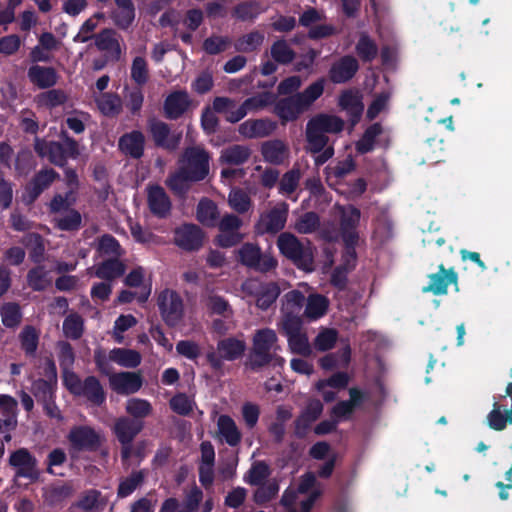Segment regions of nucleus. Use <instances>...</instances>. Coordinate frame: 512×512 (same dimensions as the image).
I'll return each mask as SVG.
<instances>
[{
	"mask_svg": "<svg viewBox=\"0 0 512 512\" xmlns=\"http://www.w3.org/2000/svg\"><path fill=\"white\" fill-rule=\"evenodd\" d=\"M344 122L336 116L318 115L310 119L306 126V151L312 154L321 152L328 145L326 133L340 132Z\"/></svg>",
	"mask_w": 512,
	"mask_h": 512,
	"instance_id": "obj_1",
	"label": "nucleus"
},
{
	"mask_svg": "<svg viewBox=\"0 0 512 512\" xmlns=\"http://www.w3.org/2000/svg\"><path fill=\"white\" fill-rule=\"evenodd\" d=\"M252 347L251 363L254 367H260L269 363L281 366L284 359L277 355L280 350L276 332L270 328L259 329L255 332Z\"/></svg>",
	"mask_w": 512,
	"mask_h": 512,
	"instance_id": "obj_2",
	"label": "nucleus"
},
{
	"mask_svg": "<svg viewBox=\"0 0 512 512\" xmlns=\"http://www.w3.org/2000/svg\"><path fill=\"white\" fill-rule=\"evenodd\" d=\"M334 215L339 217L340 232L346 246V257L349 266H353L355 260V246L359 241L357 226L360 221V210L352 205H335Z\"/></svg>",
	"mask_w": 512,
	"mask_h": 512,
	"instance_id": "obj_3",
	"label": "nucleus"
},
{
	"mask_svg": "<svg viewBox=\"0 0 512 512\" xmlns=\"http://www.w3.org/2000/svg\"><path fill=\"white\" fill-rule=\"evenodd\" d=\"M280 252L305 271L313 270V247L308 240L300 241L295 235L284 232L278 236Z\"/></svg>",
	"mask_w": 512,
	"mask_h": 512,
	"instance_id": "obj_4",
	"label": "nucleus"
},
{
	"mask_svg": "<svg viewBox=\"0 0 512 512\" xmlns=\"http://www.w3.org/2000/svg\"><path fill=\"white\" fill-rule=\"evenodd\" d=\"M246 343L244 340L228 337L217 343V351L209 352L207 360L213 369L219 370L224 361H234L244 354Z\"/></svg>",
	"mask_w": 512,
	"mask_h": 512,
	"instance_id": "obj_5",
	"label": "nucleus"
},
{
	"mask_svg": "<svg viewBox=\"0 0 512 512\" xmlns=\"http://www.w3.org/2000/svg\"><path fill=\"white\" fill-rule=\"evenodd\" d=\"M67 439L71 450L75 452L96 450L103 442L102 434L87 425L72 427Z\"/></svg>",
	"mask_w": 512,
	"mask_h": 512,
	"instance_id": "obj_6",
	"label": "nucleus"
},
{
	"mask_svg": "<svg viewBox=\"0 0 512 512\" xmlns=\"http://www.w3.org/2000/svg\"><path fill=\"white\" fill-rule=\"evenodd\" d=\"M157 304L163 320L169 326L177 325L184 315L181 296L174 290L165 289L159 293Z\"/></svg>",
	"mask_w": 512,
	"mask_h": 512,
	"instance_id": "obj_7",
	"label": "nucleus"
},
{
	"mask_svg": "<svg viewBox=\"0 0 512 512\" xmlns=\"http://www.w3.org/2000/svg\"><path fill=\"white\" fill-rule=\"evenodd\" d=\"M181 167L192 181L202 180L209 172L208 154L200 147L189 148L183 155Z\"/></svg>",
	"mask_w": 512,
	"mask_h": 512,
	"instance_id": "obj_8",
	"label": "nucleus"
},
{
	"mask_svg": "<svg viewBox=\"0 0 512 512\" xmlns=\"http://www.w3.org/2000/svg\"><path fill=\"white\" fill-rule=\"evenodd\" d=\"M239 261L250 268L261 272H267L276 267L277 261L269 254H262L258 245L245 243L238 251Z\"/></svg>",
	"mask_w": 512,
	"mask_h": 512,
	"instance_id": "obj_9",
	"label": "nucleus"
},
{
	"mask_svg": "<svg viewBox=\"0 0 512 512\" xmlns=\"http://www.w3.org/2000/svg\"><path fill=\"white\" fill-rule=\"evenodd\" d=\"M241 226L242 221L238 216L234 214L224 215L218 224L220 233L216 239L217 243L221 247H231L238 244L243 239V235L239 232Z\"/></svg>",
	"mask_w": 512,
	"mask_h": 512,
	"instance_id": "obj_10",
	"label": "nucleus"
},
{
	"mask_svg": "<svg viewBox=\"0 0 512 512\" xmlns=\"http://www.w3.org/2000/svg\"><path fill=\"white\" fill-rule=\"evenodd\" d=\"M288 214V205L284 202L278 203L269 211L263 213L258 222L260 233H276L284 228Z\"/></svg>",
	"mask_w": 512,
	"mask_h": 512,
	"instance_id": "obj_11",
	"label": "nucleus"
},
{
	"mask_svg": "<svg viewBox=\"0 0 512 512\" xmlns=\"http://www.w3.org/2000/svg\"><path fill=\"white\" fill-rule=\"evenodd\" d=\"M174 243L183 250H198L203 244V232L194 224H184L175 229Z\"/></svg>",
	"mask_w": 512,
	"mask_h": 512,
	"instance_id": "obj_12",
	"label": "nucleus"
},
{
	"mask_svg": "<svg viewBox=\"0 0 512 512\" xmlns=\"http://www.w3.org/2000/svg\"><path fill=\"white\" fill-rule=\"evenodd\" d=\"M109 384L113 391L118 394L129 395L140 390L143 381L142 377L134 372H118L109 376Z\"/></svg>",
	"mask_w": 512,
	"mask_h": 512,
	"instance_id": "obj_13",
	"label": "nucleus"
},
{
	"mask_svg": "<svg viewBox=\"0 0 512 512\" xmlns=\"http://www.w3.org/2000/svg\"><path fill=\"white\" fill-rule=\"evenodd\" d=\"M317 490L321 492V489L316 487L315 475L313 473H307L302 476L297 489L289 488L284 492L281 503L284 506L295 505L297 501L301 500L300 495L309 494L308 497H310L312 493Z\"/></svg>",
	"mask_w": 512,
	"mask_h": 512,
	"instance_id": "obj_14",
	"label": "nucleus"
},
{
	"mask_svg": "<svg viewBox=\"0 0 512 512\" xmlns=\"http://www.w3.org/2000/svg\"><path fill=\"white\" fill-rule=\"evenodd\" d=\"M9 464L17 469L18 476L30 479H36L38 476L35 469L36 460L25 448L13 452L10 456Z\"/></svg>",
	"mask_w": 512,
	"mask_h": 512,
	"instance_id": "obj_15",
	"label": "nucleus"
},
{
	"mask_svg": "<svg viewBox=\"0 0 512 512\" xmlns=\"http://www.w3.org/2000/svg\"><path fill=\"white\" fill-rule=\"evenodd\" d=\"M190 104V97L186 91H174L164 101L165 116L169 119H177L188 110Z\"/></svg>",
	"mask_w": 512,
	"mask_h": 512,
	"instance_id": "obj_16",
	"label": "nucleus"
},
{
	"mask_svg": "<svg viewBox=\"0 0 512 512\" xmlns=\"http://www.w3.org/2000/svg\"><path fill=\"white\" fill-rule=\"evenodd\" d=\"M275 129L276 123L269 119H250L240 124L238 131L245 138H263Z\"/></svg>",
	"mask_w": 512,
	"mask_h": 512,
	"instance_id": "obj_17",
	"label": "nucleus"
},
{
	"mask_svg": "<svg viewBox=\"0 0 512 512\" xmlns=\"http://www.w3.org/2000/svg\"><path fill=\"white\" fill-rule=\"evenodd\" d=\"M305 111L296 94L279 100L274 107V113L283 123L295 121Z\"/></svg>",
	"mask_w": 512,
	"mask_h": 512,
	"instance_id": "obj_18",
	"label": "nucleus"
},
{
	"mask_svg": "<svg viewBox=\"0 0 512 512\" xmlns=\"http://www.w3.org/2000/svg\"><path fill=\"white\" fill-rule=\"evenodd\" d=\"M430 283L423 288V292H432L435 295H443L447 293V288L452 283H456L457 274L453 269L446 270L443 265L439 267V271L429 276Z\"/></svg>",
	"mask_w": 512,
	"mask_h": 512,
	"instance_id": "obj_19",
	"label": "nucleus"
},
{
	"mask_svg": "<svg viewBox=\"0 0 512 512\" xmlns=\"http://www.w3.org/2000/svg\"><path fill=\"white\" fill-rule=\"evenodd\" d=\"M217 435L229 446H237L242 439V434L235 421L228 415H220L217 419Z\"/></svg>",
	"mask_w": 512,
	"mask_h": 512,
	"instance_id": "obj_20",
	"label": "nucleus"
},
{
	"mask_svg": "<svg viewBox=\"0 0 512 512\" xmlns=\"http://www.w3.org/2000/svg\"><path fill=\"white\" fill-rule=\"evenodd\" d=\"M34 148L40 157L47 158L57 166H63L66 163L64 147L58 142L36 139Z\"/></svg>",
	"mask_w": 512,
	"mask_h": 512,
	"instance_id": "obj_21",
	"label": "nucleus"
},
{
	"mask_svg": "<svg viewBox=\"0 0 512 512\" xmlns=\"http://www.w3.org/2000/svg\"><path fill=\"white\" fill-rule=\"evenodd\" d=\"M86 272L89 275L111 282L124 274L125 265L117 259H110L88 268Z\"/></svg>",
	"mask_w": 512,
	"mask_h": 512,
	"instance_id": "obj_22",
	"label": "nucleus"
},
{
	"mask_svg": "<svg viewBox=\"0 0 512 512\" xmlns=\"http://www.w3.org/2000/svg\"><path fill=\"white\" fill-rule=\"evenodd\" d=\"M357 70V60L352 56H345L333 64L329 76L334 83H344L351 79Z\"/></svg>",
	"mask_w": 512,
	"mask_h": 512,
	"instance_id": "obj_23",
	"label": "nucleus"
},
{
	"mask_svg": "<svg viewBox=\"0 0 512 512\" xmlns=\"http://www.w3.org/2000/svg\"><path fill=\"white\" fill-rule=\"evenodd\" d=\"M350 400L341 401L337 403L332 409V417L337 421L348 419L353 413L354 409L359 406L365 396L362 391L357 388H351L349 390Z\"/></svg>",
	"mask_w": 512,
	"mask_h": 512,
	"instance_id": "obj_24",
	"label": "nucleus"
},
{
	"mask_svg": "<svg viewBox=\"0 0 512 512\" xmlns=\"http://www.w3.org/2000/svg\"><path fill=\"white\" fill-rule=\"evenodd\" d=\"M261 152L265 161L276 165L283 163L289 157L288 146L279 139L264 142Z\"/></svg>",
	"mask_w": 512,
	"mask_h": 512,
	"instance_id": "obj_25",
	"label": "nucleus"
},
{
	"mask_svg": "<svg viewBox=\"0 0 512 512\" xmlns=\"http://www.w3.org/2000/svg\"><path fill=\"white\" fill-rule=\"evenodd\" d=\"M142 430V424L127 417L116 420L113 431L121 444H131L136 435Z\"/></svg>",
	"mask_w": 512,
	"mask_h": 512,
	"instance_id": "obj_26",
	"label": "nucleus"
},
{
	"mask_svg": "<svg viewBox=\"0 0 512 512\" xmlns=\"http://www.w3.org/2000/svg\"><path fill=\"white\" fill-rule=\"evenodd\" d=\"M148 204L152 213L159 217H165L171 209V202L160 186L149 187Z\"/></svg>",
	"mask_w": 512,
	"mask_h": 512,
	"instance_id": "obj_27",
	"label": "nucleus"
},
{
	"mask_svg": "<svg viewBox=\"0 0 512 512\" xmlns=\"http://www.w3.org/2000/svg\"><path fill=\"white\" fill-rule=\"evenodd\" d=\"M323 412V405L317 399L308 401L305 409L296 420V433L303 435L309 426L318 419Z\"/></svg>",
	"mask_w": 512,
	"mask_h": 512,
	"instance_id": "obj_28",
	"label": "nucleus"
},
{
	"mask_svg": "<svg viewBox=\"0 0 512 512\" xmlns=\"http://www.w3.org/2000/svg\"><path fill=\"white\" fill-rule=\"evenodd\" d=\"M153 139L157 145L174 149L180 142L181 134H171L168 125L161 121H155L150 126Z\"/></svg>",
	"mask_w": 512,
	"mask_h": 512,
	"instance_id": "obj_29",
	"label": "nucleus"
},
{
	"mask_svg": "<svg viewBox=\"0 0 512 512\" xmlns=\"http://www.w3.org/2000/svg\"><path fill=\"white\" fill-rule=\"evenodd\" d=\"M274 95L270 92L247 98L240 106L236 119H243L249 113L258 112L274 102Z\"/></svg>",
	"mask_w": 512,
	"mask_h": 512,
	"instance_id": "obj_30",
	"label": "nucleus"
},
{
	"mask_svg": "<svg viewBox=\"0 0 512 512\" xmlns=\"http://www.w3.org/2000/svg\"><path fill=\"white\" fill-rule=\"evenodd\" d=\"M29 80L39 88L52 87L57 82V73L52 67L33 65L28 70Z\"/></svg>",
	"mask_w": 512,
	"mask_h": 512,
	"instance_id": "obj_31",
	"label": "nucleus"
},
{
	"mask_svg": "<svg viewBox=\"0 0 512 512\" xmlns=\"http://www.w3.org/2000/svg\"><path fill=\"white\" fill-rule=\"evenodd\" d=\"M95 45L99 50L107 51L115 59L119 60L122 54L121 45L112 29H105L95 36Z\"/></svg>",
	"mask_w": 512,
	"mask_h": 512,
	"instance_id": "obj_32",
	"label": "nucleus"
},
{
	"mask_svg": "<svg viewBox=\"0 0 512 512\" xmlns=\"http://www.w3.org/2000/svg\"><path fill=\"white\" fill-rule=\"evenodd\" d=\"M73 495V488L71 485L51 484L43 488L44 502L48 506H58L66 501Z\"/></svg>",
	"mask_w": 512,
	"mask_h": 512,
	"instance_id": "obj_33",
	"label": "nucleus"
},
{
	"mask_svg": "<svg viewBox=\"0 0 512 512\" xmlns=\"http://www.w3.org/2000/svg\"><path fill=\"white\" fill-rule=\"evenodd\" d=\"M329 301L326 297L320 294H310L306 300L304 316L311 320H317L323 317L328 310Z\"/></svg>",
	"mask_w": 512,
	"mask_h": 512,
	"instance_id": "obj_34",
	"label": "nucleus"
},
{
	"mask_svg": "<svg viewBox=\"0 0 512 512\" xmlns=\"http://www.w3.org/2000/svg\"><path fill=\"white\" fill-rule=\"evenodd\" d=\"M119 147L126 154L138 158L143 153L144 136L139 131H133L122 136L119 140Z\"/></svg>",
	"mask_w": 512,
	"mask_h": 512,
	"instance_id": "obj_35",
	"label": "nucleus"
},
{
	"mask_svg": "<svg viewBox=\"0 0 512 512\" xmlns=\"http://www.w3.org/2000/svg\"><path fill=\"white\" fill-rule=\"evenodd\" d=\"M109 359L119 366L125 368H135L142 360L139 352L132 349L114 348L109 352Z\"/></svg>",
	"mask_w": 512,
	"mask_h": 512,
	"instance_id": "obj_36",
	"label": "nucleus"
},
{
	"mask_svg": "<svg viewBox=\"0 0 512 512\" xmlns=\"http://www.w3.org/2000/svg\"><path fill=\"white\" fill-rule=\"evenodd\" d=\"M197 219L207 227H214L219 218L217 205L208 198L200 200L196 211Z\"/></svg>",
	"mask_w": 512,
	"mask_h": 512,
	"instance_id": "obj_37",
	"label": "nucleus"
},
{
	"mask_svg": "<svg viewBox=\"0 0 512 512\" xmlns=\"http://www.w3.org/2000/svg\"><path fill=\"white\" fill-rule=\"evenodd\" d=\"M81 388L78 396H83L96 405H100L104 402L105 394L103 388L95 377H87L83 381Z\"/></svg>",
	"mask_w": 512,
	"mask_h": 512,
	"instance_id": "obj_38",
	"label": "nucleus"
},
{
	"mask_svg": "<svg viewBox=\"0 0 512 512\" xmlns=\"http://www.w3.org/2000/svg\"><path fill=\"white\" fill-rule=\"evenodd\" d=\"M339 105L353 118V122L358 120L364 109L359 94L352 91L342 93L339 98Z\"/></svg>",
	"mask_w": 512,
	"mask_h": 512,
	"instance_id": "obj_39",
	"label": "nucleus"
},
{
	"mask_svg": "<svg viewBox=\"0 0 512 512\" xmlns=\"http://www.w3.org/2000/svg\"><path fill=\"white\" fill-rule=\"evenodd\" d=\"M228 204L239 214L247 213L253 206L250 194L241 188L231 189L228 195Z\"/></svg>",
	"mask_w": 512,
	"mask_h": 512,
	"instance_id": "obj_40",
	"label": "nucleus"
},
{
	"mask_svg": "<svg viewBox=\"0 0 512 512\" xmlns=\"http://www.w3.org/2000/svg\"><path fill=\"white\" fill-rule=\"evenodd\" d=\"M56 227L63 231H76L82 224V216L75 209H69L56 215L53 219Z\"/></svg>",
	"mask_w": 512,
	"mask_h": 512,
	"instance_id": "obj_41",
	"label": "nucleus"
},
{
	"mask_svg": "<svg viewBox=\"0 0 512 512\" xmlns=\"http://www.w3.org/2000/svg\"><path fill=\"white\" fill-rule=\"evenodd\" d=\"M97 106L100 112L105 116H116L122 111L121 98L113 93L101 94L97 99Z\"/></svg>",
	"mask_w": 512,
	"mask_h": 512,
	"instance_id": "obj_42",
	"label": "nucleus"
},
{
	"mask_svg": "<svg viewBox=\"0 0 512 512\" xmlns=\"http://www.w3.org/2000/svg\"><path fill=\"white\" fill-rule=\"evenodd\" d=\"M250 150L246 146L233 145L223 149L220 156V161L229 165H240L248 160Z\"/></svg>",
	"mask_w": 512,
	"mask_h": 512,
	"instance_id": "obj_43",
	"label": "nucleus"
},
{
	"mask_svg": "<svg viewBox=\"0 0 512 512\" xmlns=\"http://www.w3.org/2000/svg\"><path fill=\"white\" fill-rule=\"evenodd\" d=\"M355 50L357 55L367 62L375 59L378 54L377 44L366 32L360 33Z\"/></svg>",
	"mask_w": 512,
	"mask_h": 512,
	"instance_id": "obj_44",
	"label": "nucleus"
},
{
	"mask_svg": "<svg viewBox=\"0 0 512 512\" xmlns=\"http://www.w3.org/2000/svg\"><path fill=\"white\" fill-rule=\"evenodd\" d=\"M212 109L216 113L224 114L228 122L235 123L241 120L235 118L239 112V106L236 105L233 99L228 97H216L213 101Z\"/></svg>",
	"mask_w": 512,
	"mask_h": 512,
	"instance_id": "obj_45",
	"label": "nucleus"
},
{
	"mask_svg": "<svg viewBox=\"0 0 512 512\" xmlns=\"http://www.w3.org/2000/svg\"><path fill=\"white\" fill-rule=\"evenodd\" d=\"M51 282L50 272L42 266L31 269L27 274V283L35 291L45 290Z\"/></svg>",
	"mask_w": 512,
	"mask_h": 512,
	"instance_id": "obj_46",
	"label": "nucleus"
},
{
	"mask_svg": "<svg viewBox=\"0 0 512 512\" xmlns=\"http://www.w3.org/2000/svg\"><path fill=\"white\" fill-rule=\"evenodd\" d=\"M0 413L5 417V427L13 429L17 424V401L9 395H0Z\"/></svg>",
	"mask_w": 512,
	"mask_h": 512,
	"instance_id": "obj_47",
	"label": "nucleus"
},
{
	"mask_svg": "<svg viewBox=\"0 0 512 512\" xmlns=\"http://www.w3.org/2000/svg\"><path fill=\"white\" fill-rule=\"evenodd\" d=\"M305 296L297 290L286 293L283 297L282 314L300 315Z\"/></svg>",
	"mask_w": 512,
	"mask_h": 512,
	"instance_id": "obj_48",
	"label": "nucleus"
},
{
	"mask_svg": "<svg viewBox=\"0 0 512 512\" xmlns=\"http://www.w3.org/2000/svg\"><path fill=\"white\" fill-rule=\"evenodd\" d=\"M58 174L53 169H44L37 173L31 184L32 198H36L47 189L57 178Z\"/></svg>",
	"mask_w": 512,
	"mask_h": 512,
	"instance_id": "obj_49",
	"label": "nucleus"
},
{
	"mask_svg": "<svg viewBox=\"0 0 512 512\" xmlns=\"http://www.w3.org/2000/svg\"><path fill=\"white\" fill-rule=\"evenodd\" d=\"M301 176L300 169L294 166L282 176L279 183V192L285 196L292 195L298 187Z\"/></svg>",
	"mask_w": 512,
	"mask_h": 512,
	"instance_id": "obj_50",
	"label": "nucleus"
},
{
	"mask_svg": "<svg viewBox=\"0 0 512 512\" xmlns=\"http://www.w3.org/2000/svg\"><path fill=\"white\" fill-rule=\"evenodd\" d=\"M324 91V80L320 79L309 85L303 92L297 93L302 106L307 111Z\"/></svg>",
	"mask_w": 512,
	"mask_h": 512,
	"instance_id": "obj_51",
	"label": "nucleus"
},
{
	"mask_svg": "<svg viewBox=\"0 0 512 512\" xmlns=\"http://www.w3.org/2000/svg\"><path fill=\"white\" fill-rule=\"evenodd\" d=\"M126 412L134 418H145L152 413V405L146 399L130 398L125 405Z\"/></svg>",
	"mask_w": 512,
	"mask_h": 512,
	"instance_id": "obj_52",
	"label": "nucleus"
},
{
	"mask_svg": "<svg viewBox=\"0 0 512 512\" xmlns=\"http://www.w3.org/2000/svg\"><path fill=\"white\" fill-rule=\"evenodd\" d=\"M280 293L279 287L275 283H265L256 298V305L260 309H267L275 302Z\"/></svg>",
	"mask_w": 512,
	"mask_h": 512,
	"instance_id": "obj_53",
	"label": "nucleus"
},
{
	"mask_svg": "<svg viewBox=\"0 0 512 512\" xmlns=\"http://www.w3.org/2000/svg\"><path fill=\"white\" fill-rule=\"evenodd\" d=\"M105 505L104 499L101 497V493L97 490L86 491L78 500L77 503L73 504V507H79L85 511H91L97 509L100 506Z\"/></svg>",
	"mask_w": 512,
	"mask_h": 512,
	"instance_id": "obj_54",
	"label": "nucleus"
},
{
	"mask_svg": "<svg viewBox=\"0 0 512 512\" xmlns=\"http://www.w3.org/2000/svg\"><path fill=\"white\" fill-rule=\"evenodd\" d=\"M320 226V220L316 213L307 212L301 215L295 222L294 228L301 234L315 232Z\"/></svg>",
	"mask_w": 512,
	"mask_h": 512,
	"instance_id": "obj_55",
	"label": "nucleus"
},
{
	"mask_svg": "<svg viewBox=\"0 0 512 512\" xmlns=\"http://www.w3.org/2000/svg\"><path fill=\"white\" fill-rule=\"evenodd\" d=\"M84 330L83 319L78 314L68 315L63 322V332L66 337L78 339Z\"/></svg>",
	"mask_w": 512,
	"mask_h": 512,
	"instance_id": "obj_56",
	"label": "nucleus"
},
{
	"mask_svg": "<svg viewBox=\"0 0 512 512\" xmlns=\"http://www.w3.org/2000/svg\"><path fill=\"white\" fill-rule=\"evenodd\" d=\"M287 338L289 347L294 353L301 355H309L311 353L308 337L303 330L289 334Z\"/></svg>",
	"mask_w": 512,
	"mask_h": 512,
	"instance_id": "obj_57",
	"label": "nucleus"
},
{
	"mask_svg": "<svg viewBox=\"0 0 512 512\" xmlns=\"http://www.w3.org/2000/svg\"><path fill=\"white\" fill-rule=\"evenodd\" d=\"M76 202V196L73 191H68L65 195L56 194L50 204L49 208L52 213L59 215L66 210L71 209L70 207Z\"/></svg>",
	"mask_w": 512,
	"mask_h": 512,
	"instance_id": "obj_58",
	"label": "nucleus"
},
{
	"mask_svg": "<svg viewBox=\"0 0 512 512\" xmlns=\"http://www.w3.org/2000/svg\"><path fill=\"white\" fill-rule=\"evenodd\" d=\"M382 133V127L379 124L370 126L357 142L356 148L360 153H367L374 147L375 139Z\"/></svg>",
	"mask_w": 512,
	"mask_h": 512,
	"instance_id": "obj_59",
	"label": "nucleus"
},
{
	"mask_svg": "<svg viewBox=\"0 0 512 512\" xmlns=\"http://www.w3.org/2000/svg\"><path fill=\"white\" fill-rule=\"evenodd\" d=\"M131 78L138 85H144L149 78L148 64L144 57L137 56L131 65Z\"/></svg>",
	"mask_w": 512,
	"mask_h": 512,
	"instance_id": "obj_60",
	"label": "nucleus"
},
{
	"mask_svg": "<svg viewBox=\"0 0 512 512\" xmlns=\"http://www.w3.org/2000/svg\"><path fill=\"white\" fill-rule=\"evenodd\" d=\"M21 348L27 355H33L38 346L39 335L35 328L26 326L19 335Z\"/></svg>",
	"mask_w": 512,
	"mask_h": 512,
	"instance_id": "obj_61",
	"label": "nucleus"
},
{
	"mask_svg": "<svg viewBox=\"0 0 512 512\" xmlns=\"http://www.w3.org/2000/svg\"><path fill=\"white\" fill-rule=\"evenodd\" d=\"M2 323L6 327H15L21 321L20 307L16 303H6L1 307Z\"/></svg>",
	"mask_w": 512,
	"mask_h": 512,
	"instance_id": "obj_62",
	"label": "nucleus"
},
{
	"mask_svg": "<svg viewBox=\"0 0 512 512\" xmlns=\"http://www.w3.org/2000/svg\"><path fill=\"white\" fill-rule=\"evenodd\" d=\"M192 181L180 166V171L167 179V186L178 195H183L189 188V182Z\"/></svg>",
	"mask_w": 512,
	"mask_h": 512,
	"instance_id": "obj_63",
	"label": "nucleus"
},
{
	"mask_svg": "<svg viewBox=\"0 0 512 512\" xmlns=\"http://www.w3.org/2000/svg\"><path fill=\"white\" fill-rule=\"evenodd\" d=\"M142 471L133 472L129 477L122 480L118 487V496L121 498L129 496L143 482Z\"/></svg>",
	"mask_w": 512,
	"mask_h": 512,
	"instance_id": "obj_64",
	"label": "nucleus"
}]
</instances>
